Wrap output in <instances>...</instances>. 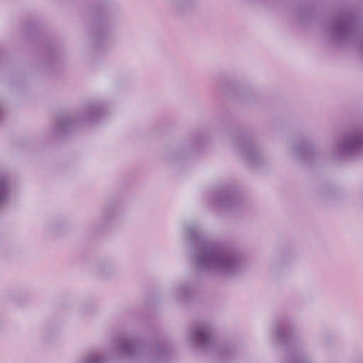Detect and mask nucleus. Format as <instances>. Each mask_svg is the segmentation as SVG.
<instances>
[{"mask_svg":"<svg viewBox=\"0 0 363 363\" xmlns=\"http://www.w3.org/2000/svg\"><path fill=\"white\" fill-rule=\"evenodd\" d=\"M105 106L101 103H94L89 105L83 118H73L69 116H62L57 118L50 128L53 135L58 136L71 131L74 126L82 120L94 122L105 113Z\"/></svg>","mask_w":363,"mask_h":363,"instance_id":"5","label":"nucleus"},{"mask_svg":"<svg viewBox=\"0 0 363 363\" xmlns=\"http://www.w3.org/2000/svg\"><path fill=\"white\" fill-rule=\"evenodd\" d=\"M109 30H103L101 31L100 34H99V38H105V37H107L109 34Z\"/></svg>","mask_w":363,"mask_h":363,"instance_id":"16","label":"nucleus"},{"mask_svg":"<svg viewBox=\"0 0 363 363\" xmlns=\"http://www.w3.org/2000/svg\"><path fill=\"white\" fill-rule=\"evenodd\" d=\"M363 152V127L355 126L344 131L336 143L335 155L352 158Z\"/></svg>","mask_w":363,"mask_h":363,"instance_id":"4","label":"nucleus"},{"mask_svg":"<svg viewBox=\"0 0 363 363\" xmlns=\"http://www.w3.org/2000/svg\"><path fill=\"white\" fill-rule=\"evenodd\" d=\"M325 32L330 41L354 46L363 59V37L357 28L352 13L344 12L335 16Z\"/></svg>","mask_w":363,"mask_h":363,"instance_id":"2","label":"nucleus"},{"mask_svg":"<svg viewBox=\"0 0 363 363\" xmlns=\"http://www.w3.org/2000/svg\"><path fill=\"white\" fill-rule=\"evenodd\" d=\"M294 363H311L308 359L306 357H301L300 358H297Z\"/></svg>","mask_w":363,"mask_h":363,"instance_id":"15","label":"nucleus"},{"mask_svg":"<svg viewBox=\"0 0 363 363\" xmlns=\"http://www.w3.org/2000/svg\"><path fill=\"white\" fill-rule=\"evenodd\" d=\"M273 335L279 340H285L287 337V332L285 329L276 326L273 330Z\"/></svg>","mask_w":363,"mask_h":363,"instance_id":"12","label":"nucleus"},{"mask_svg":"<svg viewBox=\"0 0 363 363\" xmlns=\"http://www.w3.org/2000/svg\"><path fill=\"white\" fill-rule=\"evenodd\" d=\"M101 273L108 274L115 271V266L111 262H104L99 265Z\"/></svg>","mask_w":363,"mask_h":363,"instance_id":"11","label":"nucleus"},{"mask_svg":"<svg viewBox=\"0 0 363 363\" xmlns=\"http://www.w3.org/2000/svg\"><path fill=\"white\" fill-rule=\"evenodd\" d=\"M216 202L218 205L224 207L231 208L238 202V196L236 194L228 189H223L216 196Z\"/></svg>","mask_w":363,"mask_h":363,"instance_id":"8","label":"nucleus"},{"mask_svg":"<svg viewBox=\"0 0 363 363\" xmlns=\"http://www.w3.org/2000/svg\"><path fill=\"white\" fill-rule=\"evenodd\" d=\"M116 217V213L112 211H107L105 212L104 218L106 220H111Z\"/></svg>","mask_w":363,"mask_h":363,"instance_id":"13","label":"nucleus"},{"mask_svg":"<svg viewBox=\"0 0 363 363\" xmlns=\"http://www.w3.org/2000/svg\"><path fill=\"white\" fill-rule=\"evenodd\" d=\"M293 152L297 157L306 159L311 155V149L305 145H300L294 147Z\"/></svg>","mask_w":363,"mask_h":363,"instance_id":"9","label":"nucleus"},{"mask_svg":"<svg viewBox=\"0 0 363 363\" xmlns=\"http://www.w3.org/2000/svg\"><path fill=\"white\" fill-rule=\"evenodd\" d=\"M245 154L247 160L255 164L259 157L257 150L252 145H247L245 147Z\"/></svg>","mask_w":363,"mask_h":363,"instance_id":"10","label":"nucleus"},{"mask_svg":"<svg viewBox=\"0 0 363 363\" xmlns=\"http://www.w3.org/2000/svg\"><path fill=\"white\" fill-rule=\"evenodd\" d=\"M184 237L191 247L197 248L193 256L195 264L204 270L225 277H232L243 272L247 261L239 252L230 247L208 244L197 226L187 225Z\"/></svg>","mask_w":363,"mask_h":363,"instance_id":"1","label":"nucleus"},{"mask_svg":"<svg viewBox=\"0 0 363 363\" xmlns=\"http://www.w3.org/2000/svg\"><path fill=\"white\" fill-rule=\"evenodd\" d=\"M179 296H183L187 294L188 289L185 286H181L177 289Z\"/></svg>","mask_w":363,"mask_h":363,"instance_id":"14","label":"nucleus"},{"mask_svg":"<svg viewBox=\"0 0 363 363\" xmlns=\"http://www.w3.org/2000/svg\"><path fill=\"white\" fill-rule=\"evenodd\" d=\"M189 341L196 347L206 352H215L221 358H225L228 352L220 350L211 335V328L208 323H201L193 328L189 335Z\"/></svg>","mask_w":363,"mask_h":363,"instance_id":"6","label":"nucleus"},{"mask_svg":"<svg viewBox=\"0 0 363 363\" xmlns=\"http://www.w3.org/2000/svg\"><path fill=\"white\" fill-rule=\"evenodd\" d=\"M11 188L9 174L4 171H0V210L5 208L9 203Z\"/></svg>","mask_w":363,"mask_h":363,"instance_id":"7","label":"nucleus"},{"mask_svg":"<svg viewBox=\"0 0 363 363\" xmlns=\"http://www.w3.org/2000/svg\"><path fill=\"white\" fill-rule=\"evenodd\" d=\"M137 351L138 346L133 338L121 336L111 340L103 353L91 351L77 363H106L119 357H133Z\"/></svg>","mask_w":363,"mask_h":363,"instance_id":"3","label":"nucleus"}]
</instances>
